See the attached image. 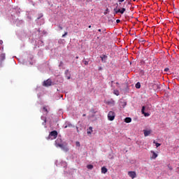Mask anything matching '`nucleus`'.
<instances>
[{"label":"nucleus","mask_w":179,"mask_h":179,"mask_svg":"<svg viewBox=\"0 0 179 179\" xmlns=\"http://www.w3.org/2000/svg\"><path fill=\"white\" fill-rule=\"evenodd\" d=\"M87 169H88V170H92V169H93V165H92V164H88V165L87 166Z\"/></svg>","instance_id":"nucleus-15"},{"label":"nucleus","mask_w":179,"mask_h":179,"mask_svg":"<svg viewBox=\"0 0 179 179\" xmlns=\"http://www.w3.org/2000/svg\"><path fill=\"white\" fill-rule=\"evenodd\" d=\"M113 83H114V81H111V85H113Z\"/></svg>","instance_id":"nucleus-38"},{"label":"nucleus","mask_w":179,"mask_h":179,"mask_svg":"<svg viewBox=\"0 0 179 179\" xmlns=\"http://www.w3.org/2000/svg\"><path fill=\"white\" fill-rule=\"evenodd\" d=\"M149 85H150V86H152V89H154V90H159V89H160V84L159 83H151Z\"/></svg>","instance_id":"nucleus-5"},{"label":"nucleus","mask_w":179,"mask_h":179,"mask_svg":"<svg viewBox=\"0 0 179 179\" xmlns=\"http://www.w3.org/2000/svg\"><path fill=\"white\" fill-rule=\"evenodd\" d=\"M58 141H59V140H57L55 141L56 148H62V150H64V152H68L69 150V149H68V147H66L64 144H61V143H58Z\"/></svg>","instance_id":"nucleus-1"},{"label":"nucleus","mask_w":179,"mask_h":179,"mask_svg":"<svg viewBox=\"0 0 179 179\" xmlns=\"http://www.w3.org/2000/svg\"><path fill=\"white\" fill-rule=\"evenodd\" d=\"M108 104H111L112 106H114L115 104V101L113 100L108 101Z\"/></svg>","instance_id":"nucleus-14"},{"label":"nucleus","mask_w":179,"mask_h":179,"mask_svg":"<svg viewBox=\"0 0 179 179\" xmlns=\"http://www.w3.org/2000/svg\"><path fill=\"white\" fill-rule=\"evenodd\" d=\"M68 73H69V70L66 69L65 71V75H68Z\"/></svg>","instance_id":"nucleus-26"},{"label":"nucleus","mask_w":179,"mask_h":179,"mask_svg":"<svg viewBox=\"0 0 179 179\" xmlns=\"http://www.w3.org/2000/svg\"><path fill=\"white\" fill-rule=\"evenodd\" d=\"M152 153V156L150 157L151 160H155V159H156L157 157V154L156 152H155V151L152 150L151 151Z\"/></svg>","instance_id":"nucleus-8"},{"label":"nucleus","mask_w":179,"mask_h":179,"mask_svg":"<svg viewBox=\"0 0 179 179\" xmlns=\"http://www.w3.org/2000/svg\"><path fill=\"white\" fill-rule=\"evenodd\" d=\"M107 171H108V169H107V168H106V166H103L101 168L102 174H106V173H107Z\"/></svg>","instance_id":"nucleus-9"},{"label":"nucleus","mask_w":179,"mask_h":179,"mask_svg":"<svg viewBox=\"0 0 179 179\" xmlns=\"http://www.w3.org/2000/svg\"><path fill=\"white\" fill-rule=\"evenodd\" d=\"M120 22H121V20H116V23H120Z\"/></svg>","instance_id":"nucleus-31"},{"label":"nucleus","mask_w":179,"mask_h":179,"mask_svg":"<svg viewBox=\"0 0 179 179\" xmlns=\"http://www.w3.org/2000/svg\"><path fill=\"white\" fill-rule=\"evenodd\" d=\"M115 119V112L109 111L108 113V120L109 121H114Z\"/></svg>","instance_id":"nucleus-4"},{"label":"nucleus","mask_w":179,"mask_h":179,"mask_svg":"<svg viewBox=\"0 0 179 179\" xmlns=\"http://www.w3.org/2000/svg\"><path fill=\"white\" fill-rule=\"evenodd\" d=\"M65 36H68V32H65L64 34L62 35V37H65Z\"/></svg>","instance_id":"nucleus-28"},{"label":"nucleus","mask_w":179,"mask_h":179,"mask_svg":"<svg viewBox=\"0 0 179 179\" xmlns=\"http://www.w3.org/2000/svg\"><path fill=\"white\" fill-rule=\"evenodd\" d=\"M128 176L131 177V178L134 179L136 177V171H129Z\"/></svg>","instance_id":"nucleus-7"},{"label":"nucleus","mask_w":179,"mask_h":179,"mask_svg":"<svg viewBox=\"0 0 179 179\" xmlns=\"http://www.w3.org/2000/svg\"><path fill=\"white\" fill-rule=\"evenodd\" d=\"M40 19V17H38V20Z\"/></svg>","instance_id":"nucleus-42"},{"label":"nucleus","mask_w":179,"mask_h":179,"mask_svg":"<svg viewBox=\"0 0 179 179\" xmlns=\"http://www.w3.org/2000/svg\"><path fill=\"white\" fill-rule=\"evenodd\" d=\"M143 114L145 115V117H149V115H150V114H149L148 113H145V112Z\"/></svg>","instance_id":"nucleus-23"},{"label":"nucleus","mask_w":179,"mask_h":179,"mask_svg":"<svg viewBox=\"0 0 179 179\" xmlns=\"http://www.w3.org/2000/svg\"><path fill=\"white\" fill-rule=\"evenodd\" d=\"M169 170H173V167L170 166H168Z\"/></svg>","instance_id":"nucleus-30"},{"label":"nucleus","mask_w":179,"mask_h":179,"mask_svg":"<svg viewBox=\"0 0 179 179\" xmlns=\"http://www.w3.org/2000/svg\"><path fill=\"white\" fill-rule=\"evenodd\" d=\"M43 110H45V112L46 113V114H48V110L47 109V108L43 107Z\"/></svg>","instance_id":"nucleus-22"},{"label":"nucleus","mask_w":179,"mask_h":179,"mask_svg":"<svg viewBox=\"0 0 179 179\" xmlns=\"http://www.w3.org/2000/svg\"><path fill=\"white\" fill-rule=\"evenodd\" d=\"M113 94H115V96H120V91L117 90H113Z\"/></svg>","instance_id":"nucleus-13"},{"label":"nucleus","mask_w":179,"mask_h":179,"mask_svg":"<svg viewBox=\"0 0 179 179\" xmlns=\"http://www.w3.org/2000/svg\"><path fill=\"white\" fill-rule=\"evenodd\" d=\"M117 1H118V2H120V5H121V3L124 2V1H125V0H117Z\"/></svg>","instance_id":"nucleus-27"},{"label":"nucleus","mask_w":179,"mask_h":179,"mask_svg":"<svg viewBox=\"0 0 179 179\" xmlns=\"http://www.w3.org/2000/svg\"><path fill=\"white\" fill-rule=\"evenodd\" d=\"M117 6L115 8H114V12L115 13H121V15H124L125 10H127V9H125V8H118V3H116Z\"/></svg>","instance_id":"nucleus-2"},{"label":"nucleus","mask_w":179,"mask_h":179,"mask_svg":"<svg viewBox=\"0 0 179 179\" xmlns=\"http://www.w3.org/2000/svg\"><path fill=\"white\" fill-rule=\"evenodd\" d=\"M150 134V131H149V130H144V136H149Z\"/></svg>","instance_id":"nucleus-11"},{"label":"nucleus","mask_w":179,"mask_h":179,"mask_svg":"<svg viewBox=\"0 0 179 179\" xmlns=\"http://www.w3.org/2000/svg\"><path fill=\"white\" fill-rule=\"evenodd\" d=\"M57 136H58V131L55 130L50 133L48 139H56Z\"/></svg>","instance_id":"nucleus-3"},{"label":"nucleus","mask_w":179,"mask_h":179,"mask_svg":"<svg viewBox=\"0 0 179 179\" xmlns=\"http://www.w3.org/2000/svg\"><path fill=\"white\" fill-rule=\"evenodd\" d=\"M68 127H72V124H69V126H65L64 128H68Z\"/></svg>","instance_id":"nucleus-29"},{"label":"nucleus","mask_w":179,"mask_h":179,"mask_svg":"<svg viewBox=\"0 0 179 179\" xmlns=\"http://www.w3.org/2000/svg\"><path fill=\"white\" fill-rule=\"evenodd\" d=\"M136 89H141V83H137L136 84Z\"/></svg>","instance_id":"nucleus-16"},{"label":"nucleus","mask_w":179,"mask_h":179,"mask_svg":"<svg viewBox=\"0 0 179 179\" xmlns=\"http://www.w3.org/2000/svg\"><path fill=\"white\" fill-rule=\"evenodd\" d=\"M67 79H71V77H68Z\"/></svg>","instance_id":"nucleus-40"},{"label":"nucleus","mask_w":179,"mask_h":179,"mask_svg":"<svg viewBox=\"0 0 179 179\" xmlns=\"http://www.w3.org/2000/svg\"><path fill=\"white\" fill-rule=\"evenodd\" d=\"M133 1H136V0H133Z\"/></svg>","instance_id":"nucleus-43"},{"label":"nucleus","mask_w":179,"mask_h":179,"mask_svg":"<svg viewBox=\"0 0 179 179\" xmlns=\"http://www.w3.org/2000/svg\"><path fill=\"white\" fill-rule=\"evenodd\" d=\"M76 145L78 148H80V142L76 141Z\"/></svg>","instance_id":"nucleus-19"},{"label":"nucleus","mask_w":179,"mask_h":179,"mask_svg":"<svg viewBox=\"0 0 179 179\" xmlns=\"http://www.w3.org/2000/svg\"><path fill=\"white\" fill-rule=\"evenodd\" d=\"M132 121V119H131V117H126L124 119V122H127V124H129V122H131Z\"/></svg>","instance_id":"nucleus-10"},{"label":"nucleus","mask_w":179,"mask_h":179,"mask_svg":"<svg viewBox=\"0 0 179 179\" xmlns=\"http://www.w3.org/2000/svg\"><path fill=\"white\" fill-rule=\"evenodd\" d=\"M42 118V120H43V125H45V124H46V122H47V118H45V117H41Z\"/></svg>","instance_id":"nucleus-17"},{"label":"nucleus","mask_w":179,"mask_h":179,"mask_svg":"<svg viewBox=\"0 0 179 179\" xmlns=\"http://www.w3.org/2000/svg\"><path fill=\"white\" fill-rule=\"evenodd\" d=\"M98 31L101 32V29H99Z\"/></svg>","instance_id":"nucleus-36"},{"label":"nucleus","mask_w":179,"mask_h":179,"mask_svg":"<svg viewBox=\"0 0 179 179\" xmlns=\"http://www.w3.org/2000/svg\"><path fill=\"white\" fill-rule=\"evenodd\" d=\"M169 71H170V69L165 68L164 70V72H169Z\"/></svg>","instance_id":"nucleus-24"},{"label":"nucleus","mask_w":179,"mask_h":179,"mask_svg":"<svg viewBox=\"0 0 179 179\" xmlns=\"http://www.w3.org/2000/svg\"><path fill=\"white\" fill-rule=\"evenodd\" d=\"M92 132H93V127H89V129H88V131H87L88 135H90V134H92Z\"/></svg>","instance_id":"nucleus-12"},{"label":"nucleus","mask_w":179,"mask_h":179,"mask_svg":"<svg viewBox=\"0 0 179 179\" xmlns=\"http://www.w3.org/2000/svg\"><path fill=\"white\" fill-rule=\"evenodd\" d=\"M3 42L0 40V44H2Z\"/></svg>","instance_id":"nucleus-33"},{"label":"nucleus","mask_w":179,"mask_h":179,"mask_svg":"<svg viewBox=\"0 0 179 179\" xmlns=\"http://www.w3.org/2000/svg\"><path fill=\"white\" fill-rule=\"evenodd\" d=\"M62 65H64V62H62V61H61V62H59V66H62Z\"/></svg>","instance_id":"nucleus-25"},{"label":"nucleus","mask_w":179,"mask_h":179,"mask_svg":"<svg viewBox=\"0 0 179 179\" xmlns=\"http://www.w3.org/2000/svg\"><path fill=\"white\" fill-rule=\"evenodd\" d=\"M153 143L155 144L156 147L157 148H159V146H161L162 144L159 143H157L156 141H153Z\"/></svg>","instance_id":"nucleus-18"},{"label":"nucleus","mask_w":179,"mask_h":179,"mask_svg":"<svg viewBox=\"0 0 179 179\" xmlns=\"http://www.w3.org/2000/svg\"><path fill=\"white\" fill-rule=\"evenodd\" d=\"M59 29H60V30H62L63 28L62 26L59 25Z\"/></svg>","instance_id":"nucleus-32"},{"label":"nucleus","mask_w":179,"mask_h":179,"mask_svg":"<svg viewBox=\"0 0 179 179\" xmlns=\"http://www.w3.org/2000/svg\"><path fill=\"white\" fill-rule=\"evenodd\" d=\"M83 117H86V114H83Z\"/></svg>","instance_id":"nucleus-35"},{"label":"nucleus","mask_w":179,"mask_h":179,"mask_svg":"<svg viewBox=\"0 0 179 179\" xmlns=\"http://www.w3.org/2000/svg\"><path fill=\"white\" fill-rule=\"evenodd\" d=\"M116 85H120V83H116Z\"/></svg>","instance_id":"nucleus-41"},{"label":"nucleus","mask_w":179,"mask_h":179,"mask_svg":"<svg viewBox=\"0 0 179 179\" xmlns=\"http://www.w3.org/2000/svg\"><path fill=\"white\" fill-rule=\"evenodd\" d=\"M124 106H127V102H124Z\"/></svg>","instance_id":"nucleus-39"},{"label":"nucleus","mask_w":179,"mask_h":179,"mask_svg":"<svg viewBox=\"0 0 179 179\" xmlns=\"http://www.w3.org/2000/svg\"><path fill=\"white\" fill-rule=\"evenodd\" d=\"M83 64H84L85 65H89V62H87V61H86V60L83 61Z\"/></svg>","instance_id":"nucleus-20"},{"label":"nucleus","mask_w":179,"mask_h":179,"mask_svg":"<svg viewBox=\"0 0 179 179\" xmlns=\"http://www.w3.org/2000/svg\"><path fill=\"white\" fill-rule=\"evenodd\" d=\"M88 27H89V29H91L92 28V25H90Z\"/></svg>","instance_id":"nucleus-34"},{"label":"nucleus","mask_w":179,"mask_h":179,"mask_svg":"<svg viewBox=\"0 0 179 179\" xmlns=\"http://www.w3.org/2000/svg\"><path fill=\"white\" fill-rule=\"evenodd\" d=\"M52 84V81L51 80V79H48L47 80H45L43 82V86H45V87H48L51 86Z\"/></svg>","instance_id":"nucleus-6"},{"label":"nucleus","mask_w":179,"mask_h":179,"mask_svg":"<svg viewBox=\"0 0 179 179\" xmlns=\"http://www.w3.org/2000/svg\"><path fill=\"white\" fill-rule=\"evenodd\" d=\"M76 58V59H79V57L77 56Z\"/></svg>","instance_id":"nucleus-37"},{"label":"nucleus","mask_w":179,"mask_h":179,"mask_svg":"<svg viewBox=\"0 0 179 179\" xmlns=\"http://www.w3.org/2000/svg\"><path fill=\"white\" fill-rule=\"evenodd\" d=\"M141 113H142V114H145V106L142 107Z\"/></svg>","instance_id":"nucleus-21"}]
</instances>
